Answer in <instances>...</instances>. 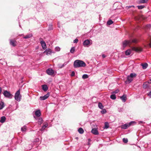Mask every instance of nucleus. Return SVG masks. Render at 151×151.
Segmentation results:
<instances>
[{
	"instance_id": "16",
	"label": "nucleus",
	"mask_w": 151,
	"mask_h": 151,
	"mask_svg": "<svg viewBox=\"0 0 151 151\" xmlns=\"http://www.w3.org/2000/svg\"><path fill=\"white\" fill-rule=\"evenodd\" d=\"M143 69H145L147 68L148 66V64L146 63H142L141 64Z\"/></svg>"
},
{
	"instance_id": "36",
	"label": "nucleus",
	"mask_w": 151,
	"mask_h": 151,
	"mask_svg": "<svg viewBox=\"0 0 151 151\" xmlns=\"http://www.w3.org/2000/svg\"><path fill=\"white\" fill-rule=\"evenodd\" d=\"M123 141L125 143H127L128 142V140L127 138H124L123 139Z\"/></svg>"
},
{
	"instance_id": "6",
	"label": "nucleus",
	"mask_w": 151,
	"mask_h": 151,
	"mask_svg": "<svg viewBox=\"0 0 151 151\" xmlns=\"http://www.w3.org/2000/svg\"><path fill=\"white\" fill-rule=\"evenodd\" d=\"M131 42V40H125L124 41L122 42L123 47H125L127 45H130Z\"/></svg>"
},
{
	"instance_id": "26",
	"label": "nucleus",
	"mask_w": 151,
	"mask_h": 151,
	"mask_svg": "<svg viewBox=\"0 0 151 151\" xmlns=\"http://www.w3.org/2000/svg\"><path fill=\"white\" fill-rule=\"evenodd\" d=\"M48 126V124H46L45 125L43 126L41 129H40V130L41 131H43Z\"/></svg>"
},
{
	"instance_id": "7",
	"label": "nucleus",
	"mask_w": 151,
	"mask_h": 151,
	"mask_svg": "<svg viewBox=\"0 0 151 151\" xmlns=\"http://www.w3.org/2000/svg\"><path fill=\"white\" fill-rule=\"evenodd\" d=\"M46 72L49 75H52L54 73V70L50 68L46 70Z\"/></svg>"
},
{
	"instance_id": "35",
	"label": "nucleus",
	"mask_w": 151,
	"mask_h": 151,
	"mask_svg": "<svg viewBox=\"0 0 151 151\" xmlns=\"http://www.w3.org/2000/svg\"><path fill=\"white\" fill-rule=\"evenodd\" d=\"M131 42L130 43L131 44H132V42L133 43H137V40L136 39H134L132 40H131Z\"/></svg>"
},
{
	"instance_id": "45",
	"label": "nucleus",
	"mask_w": 151,
	"mask_h": 151,
	"mask_svg": "<svg viewBox=\"0 0 151 151\" xmlns=\"http://www.w3.org/2000/svg\"><path fill=\"white\" fill-rule=\"evenodd\" d=\"M148 95L150 96V98L151 97V91L148 94Z\"/></svg>"
},
{
	"instance_id": "24",
	"label": "nucleus",
	"mask_w": 151,
	"mask_h": 151,
	"mask_svg": "<svg viewBox=\"0 0 151 151\" xmlns=\"http://www.w3.org/2000/svg\"><path fill=\"white\" fill-rule=\"evenodd\" d=\"M32 36V35L31 34H29L27 35H26L24 37V38L25 39H27L28 38H29L31 37Z\"/></svg>"
},
{
	"instance_id": "47",
	"label": "nucleus",
	"mask_w": 151,
	"mask_h": 151,
	"mask_svg": "<svg viewBox=\"0 0 151 151\" xmlns=\"http://www.w3.org/2000/svg\"><path fill=\"white\" fill-rule=\"evenodd\" d=\"M102 56L103 58H105L106 57V56L104 55H102Z\"/></svg>"
},
{
	"instance_id": "33",
	"label": "nucleus",
	"mask_w": 151,
	"mask_h": 151,
	"mask_svg": "<svg viewBox=\"0 0 151 151\" xmlns=\"http://www.w3.org/2000/svg\"><path fill=\"white\" fill-rule=\"evenodd\" d=\"M88 76L87 74H84L83 75L82 78L83 79H85L88 78Z\"/></svg>"
},
{
	"instance_id": "34",
	"label": "nucleus",
	"mask_w": 151,
	"mask_h": 151,
	"mask_svg": "<svg viewBox=\"0 0 151 151\" xmlns=\"http://www.w3.org/2000/svg\"><path fill=\"white\" fill-rule=\"evenodd\" d=\"M110 98L113 100L115 99H116V96L115 95H111L110 96Z\"/></svg>"
},
{
	"instance_id": "43",
	"label": "nucleus",
	"mask_w": 151,
	"mask_h": 151,
	"mask_svg": "<svg viewBox=\"0 0 151 151\" xmlns=\"http://www.w3.org/2000/svg\"><path fill=\"white\" fill-rule=\"evenodd\" d=\"M75 73L74 71H73L72 72L71 74V76H75Z\"/></svg>"
},
{
	"instance_id": "10",
	"label": "nucleus",
	"mask_w": 151,
	"mask_h": 151,
	"mask_svg": "<svg viewBox=\"0 0 151 151\" xmlns=\"http://www.w3.org/2000/svg\"><path fill=\"white\" fill-rule=\"evenodd\" d=\"M40 43L41 45L42 46L43 48V49L44 50H45L46 49V45L44 41L43 40H42L40 42Z\"/></svg>"
},
{
	"instance_id": "50",
	"label": "nucleus",
	"mask_w": 151,
	"mask_h": 151,
	"mask_svg": "<svg viewBox=\"0 0 151 151\" xmlns=\"http://www.w3.org/2000/svg\"><path fill=\"white\" fill-rule=\"evenodd\" d=\"M50 26H51V27H52V25H51Z\"/></svg>"
},
{
	"instance_id": "11",
	"label": "nucleus",
	"mask_w": 151,
	"mask_h": 151,
	"mask_svg": "<svg viewBox=\"0 0 151 151\" xmlns=\"http://www.w3.org/2000/svg\"><path fill=\"white\" fill-rule=\"evenodd\" d=\"M91 132L95 135H97L99 134L98 130L96 128L93 129L91 130Z\"/></svg>"
},
{
	"instance_id": "46",
	"label": "nucleus",
	"mask_w": 151,
	"mask_h": 151,
	"mask_svg": "<svg viewBox=\"0 0 151 151\" xmlns=\"http://www.w3.org/2000/svg\"><path fill=\"white\" fill-rule=\"evenodd\" d=\"M2 91V89L1 87H0V93H1Z\"/></svg>"
},
{
	"instance_id": "8",
	"label": "nucleus",
	"mask_w": 151,
	"mask_h": 151,
	"mask_svg": "<svg viewBox=\"0 0 151 151\" xmlns=\"http://www.w3.org/2000/svg\"><path fill=\"white\" fill-rule=\"evenodd\" d=\"M10 44L13 47H15L17 45V41L15 40L10 39L9 40Z\"/></svg>"
},
{
	"instance_id": "30",
	"label": "nucleus",
	"mask_w": 151,
	"mask_h": 151,
	"mask_svg": "<svg viewBox=\"0 0 151 151\" xmlns=\"http://www.w3.org/2000/svg\"><path fill=\"white\" fill-rule=\"evenodd\" d=\"M4 107V103L3 102H1L0 103V109H2Z\"/></svg>"
},
{
	"instance_id": "38",
	"label": "nucleus",
	"mask_w": 151,
	"mask_h": 151,
	"mask_svg": "<svg viewBox=\"0 0 151 151\" xmlns=\"http://www.w3.org/2000/svg\"><path fill=\"white\" fill-rule=\"evenodd\" d=\"M60 48L58 47H56L55 48V50L56 51H59L60 50Z\"/></svg>"
},
{
	"instance_id": "52",
	"label": "nucleus",
	"mask_w": 151,
	"mask_h": 151,
	"mask_svg": "<svg viewBox=\"0 0 151 151\" xmlns=\"http://www.w3.org/2000/svg\"><path fill=\"white\" fill-rule=\"evenodd\" d=\"M120 111H121V110H120V111H119L120 112Z\"/></svg>"
},
{
	"instance_id": "21",
	"label": "nucleus",
	"mask_w": 151,
	"mask_h": 151,
	"mask_svg": "<svg viewBox=\"0 0 151 151\" xmlns=\"http://www.w3.org/2000/svg\"><path fill=\"white\" fill-rule=\"evenodd\" d=\"M6 120V117L4 116H2L1 118L0 122L1 123H4V122Z\"/></svg>"
},
{
	"instance_id": "40",
	"label": "nucleus",
	"mask_w": 151,
	"mask_h": 151,
	"mask_svg": "<svg viewBox=\"0 0 151 151\" xmlns=\"http://www.w3.org/2000/svg\"><path fill=\"white\" fill-rule=\"evenodd\" d=\"M133 7V8H134V6L133 5H132V6H127L126 7V9H128L129 8H130L131 7Z\"/></svg>"
},
{
	"instance_id": "48",
	"label": "nucleus",
	"mask_w": 151,
	"mask_h": 151,
	"mask_svg": "<svg viewBox=\"0 0 151 151\" xmlns=\"http://www.w3.org/2000/svg\"><path fill=\"white\" fill-rule=\"evenodd\" d=\"M150 82L149 81L148 82H149V83H151V79L150 80Z\"/></svg>"
},
{
	"instance_id": "44",
	"label": "nucleus",
	"mask_w": 151,
	"mask_h": 151,
	"mask_svg": "<svg viewBox=\"0 0 151 151\" xmlns=\"http://www.w3.org/2000/svg\"><path fill=\"white\" fill-rule=\"evenodd\" d=\"M119 91V90L118 89H117L115 90V91L113 92V93H118Z\"/></svg>"
},
{
	"instance_id": "18",
	"label": "nucleus",
	"mask_w": 151,
	"mask_h": 151,
	"mask_svg": "<svg viewBox=\"0 0 151 151\" xmlns=\"http://www.w3.org/2000/svg\"><path fill=\"white\" fill-rule=\"evenodd\" d=\"M148 0H139L138 1V3L139 4H144L147 3Z\"/></svg>"
},
{
	"instance_id": "23",
	"label": "nucleus",
	"mask_w": 151,
	"mask_h": 151,
	"mask_svg": "<svg viewBox=\"0 0 151 151\" xmlns=\"http://www.w3.org/2000/svg\"><path fill=\"white\" fill-rule=\"evenodd\" d=\"M27 129V127L26 126H24L21 128V130L22 132H24L26 131Z\"/></svg>"
},
{
	"instance_id": "5",
	"label": "nucleus",
	"mask_w": 151,
	"mask_h": 151,
	"mask_svg": "<svg viewBox=\"0 0 151 151\" xmlns=\"http://www.w3.org/2000/svg\"><path fill=\"white\" fill-rule=\"evenodd\" d=\"M3 94L5 97L9 99H11L12 97V95L11 94L10 92L7 91H4Z\"/></svg>"
},
{
	"instance_id": "22",
	"label": "nucleus",
	"mask_w": 151,
	"mask_h": 151,
	"mask_svg": "<svg viewBox=\"0 0 151 151\" xmlns=\"http://www.w3.org/2000/svg\"><path fill=\"white\" fill-rule=\"evenodd\" d=\"M78 132L80 134H83L84 132V130L81 128H80L78 130Z\"/></svg>"
},
{
	"instance_id": "49",
	"label": "nucleus",
	"mask_w": 151,
	"mask_h": 151,
	"mask_svg": "<svg viewBox=\"0 0 151 151\" xmlns=\"http://www.w3.org/2000/svg\"><path fill=\"white\" fill-rule=\"evenodd\" d=\"M64 65H63V66H62V67H64Z\"/></svg>"
},
{
	"instance_id": "29",
	"label": "nucleus",
	"mask_w": 151,
	"mask_h": 151,
	"mask_svg": "<svg viewBox=\"0 0 151 151\" xmlns=\"http://www.w3.org/2000/svg\"><path fill=\"white\" fill-rule=\"evenodd\" d=\"M113 23V21L111 20V19L109 20L107 22V24L108 25H111V24H112Z\"/></svg>"
},
{
	"instance_id": "41",
	"label": "nucleus",
	"mask_w": 151,
	"mask_h": 151,
	"mask_svg": "<svg viewBox=\"0 0 151 151\" xmlns=\"http://www.w3.org/2000/svg\"><path fill=\"white\" fill-rule=\"evenodd\" d=\"M151 27V24H149L146 26V28L147 29H150Z\"/></svg>"
},
{
	"instance_id": "32",
	"label": "nucleus",
	"mask_w": 151,
	"mask_h": 151,
	"mask_svg": "<svg viewBox=\"0 0 151 151\" xmlns=\"http://www.w3.org/2000/svg\"><path fill=\"white\" fill-rule=\"evenodd\" d=\"M109 123L107 122H106L105 123L104 128L107 129L109 128Z\"/></svg>"
},
{
	"instance_id": "1",
	"label": "nucleus",
	"mask_w": 151,
	"mask_h": 151,
	"mask_svg": "<svg viewBox=\"0 0 151 151\" xmlns=\"http://www.w3.org/2000/svg\"><path fill=\"white\" fill-rule=\"evenodd\" d=\"M86 65L85 63L83 61L78 60H75L73 63V66L75 68L84 67Z\"/></svg>"
},
{
	"instance_id": "19",
	"label": "nucleus",
	"mask_w": 151,
	"mask_h": 151,
	"mask_svg": "<svg viewBox=\"0 0 151 151\" xmlns=\"http://www.w3.org/2000/svg\"><path fill=\"white\" fill-rule=\"evenodd\" d=\"M127 82L128 83H129L132 81L133 79L129 76H127Z\"/></svg>"
},
{
	"instance_id": "14",
	"label": "nucleus",
	"mask_w": 151,
	"mask_h": 151,
	"mask_svg": "<svg viewBox=\"0 0 151 151\" xmlns=\"http://www.w3.org/2000/svg\"><path fill=\"white\" fill-rule=\"evenodd\" d=\"M35 114L37 117H39L41 116V113L40 110H38L35 112Z\"/></svg>"
},
{
	"instance_id": "27",
	"label": "nucleus",
	"mask_w": 151,
	"mask_h": 151,
	"mask_svg": "<svg viewBox=\"0 0 151 151\" xmlns=\"http://www.w3.org/2000/svg\"><path fill=\"white\" fill-rule=\"evenodd\" d=\"M75 48L74 47H71L70 50V52L71 53H73L75 51Z\"/></svg>"
},
{
	"instance_id": "2",
	"label": "nucleus",
	"mask_w": 151,
	"mask_h": 151,
	"mask_svg": "<svg viewBox=\"0 0 151 151\" xmlns=\"http://www.w3.org/2000/svg\"><path fill=\"white\" fill-rule=\"evenodd\" d=\"M137 52H139L142 50V48L141 47H132V50L129 49L127 50L125 52V55H129L131 52V50Z\"/></svg>"
},
{
	"instance_id": "4",
	"label": "nucleus",
	"mask_w": 151,
	"mask_h": 151,
	"mask_svg": "<svg viewBox=\"0 0 151 151\" xmlns=\"http://www.w3.org/2000/svg\"><path fill=\"white\" fill-rule=\"evenodd\" d=\"M135 122L134 121H131L128 123H126L121 126V128L124 129H127L130 126L132 125L133 124H135Z\"/></svg>"
},
{
	"instance_id": "42",
	"label": "nucleus",
	"mask_w": 151,
	"mask_h": 151,
	"mask_svg": "<svg viewBox=\"0 0 151 151\" xmlns=\"http://www.w3.org/2000/svg\"><path fill=\"white\" fill-rule=\"evenodd\" d=\"M78 41V40L77 39H75L73 41V43H77Z\"/></svg>"
},
{
	"instance_id": "13",
	"label": "nucleus",
	"mask_w": 151,
	"mask_h": 151,
	"mask_svg": "<svg viewBox=\"0 0 151 151\" xmlns=\"http://www.w3.org/2000/svg\"><path fill=\"white\" fill-rule=\"evenodd\" d=\"M90 44V40H87L84 41L83 43V45L85 46H86Z\"/></svg>"
},
{
	"instance_id": "39",
	"label": "nucleus",
	"mask_w": 151,
	"mask_h": 151,
	"mask_svg": "<svg viewBox=\"0 0 151 151\" xmlns=\"http://www.w3.org/2000/svg\"><path fill=\"white\" fill-rule=\"evenodd\" d=\"M137 7H138L139 9H142L143 8L145 7V6H143L141 5L137 6Z\"/></svg>"
},
{
	"instance_id": "3",
	"label": "nucleus",
	"mask_w": 151,
	"mask_h": 151,
	"mask_svg": "<svg viewBox=\"0 0 151 151\" xmlns=\"http://www.w3.org/2000/svg\"><path fill=\"white\" fill-rule=\"evenodd\" d=\"M21 95L20 94V90H19L15 93L14 96L15 100L17 101H19L21 99Z\"/></svg>"
},
{
	"instance_id": "25",
	"label": "nucleus",
	"mask_w": 151,
	"mask_h": 151,
	"mask_svg": "<svg viewBox=\"0 0 151 151\" xmlns=\"http://www.w3.org/2000/svg\"><path fill=\"white\" fill-rule=\"evenodd\" d=\"M42 119L41 118H40L38 119V124L39 125H41L42 122Z\"/></svg>"
},
{
	"instance_id": "12",
	"label": "nucleus",
	"mask_w": 151,
	"mask_h": 151,
	"mask_svg": "<svg viewBox=\"0 0 151 151\" xmlns=\"http://www.w3.org/2000/svg\"><path fill=\"white\" fill-rule=\"evenodd\" d=\"M120 99L124 102H125L127 100L126 95L125 94L123 95L122 96L120 97Z\"/></svg>"
},
{
	"instance_id": "28",
	"label": "nucleus",
	"mask_w": 151,
	"mask_h": 151,
	"mask_svg": "<svg viewBox=\"0 0 151 151\" xmlns=\"http://www.w3.org/2000/svg\"><path fill=\"white\" fill-rule=\"evenodd\" d=\"M98 107L100 109H103L104 107L102 103L100 102H99L98 103Z\"/></svg>"
},
{
	"instance_id": "15",
	"label": "nucleus",
	"mask_w": 151,
	"mask_h": 151,
	"mask_svg": "<svg viewBox=\"0 0 151 151\" xmlns=\"http://www.w3.org/2000/svg\"><path fill=\"white\" fill-rule=\"evenodd\" d=\"M44 53H45L47 55L50 54L52 53V51L50 49H47L44 52Z\"/></svg>"
},
{
	"instance_id": "9",
	"label": "nucleus",
	"mask_w": 151,
	"mask_h": 151,
	"mask_svg": "<svg viewBox=\"0 0 151 151\" xmlns=\"http://www.w3.org/2000/svg\"><path fill=\"white\" fill-rule=\"evenodd\" d=\"M50 96V93L48 92L46 94L40 97V99L41 100H45L47 99Z\"/></svg>"
},
{
	"instance_id": "17",
	"label": "nucleus",
	"mask_w": 151,
	"mask_h": 151,
	"mask_svg": "<svg viewBox=\"0 0 151 151\" xmlns=\"http://www.w3.org/2000/svg\"><path fill=\"white\" fill-rule=\"evenodd\" d=\"M149 82H145L143 84V87L144 88H146L149 86Z\"/></svg>"
},
{
	"instance_id": "51",
	"label": "nucleus",
	"mask_w": 151,
	"mask_h": 151,
	"mask_svg": "<svg viewBox=\"0 0 151 151\" xmlns=\"http://www.w3.org/2000/svg\"><path fill=\"white\" fill-rule=\"evenodd\" d=\"M120 111H121V110H120V111H119L120 112Z\"/></svg>"
},
{
	"instance_id": "20",
	"label": "nucleus",
	"mask_w": 151,
	"mask_h": 151,
	"mask_svg": "<svg viewBox=\"0 0 151 151\" xmlns=\"http://www.w3.org/2000/svg\"><path fill=\"white\" fill-rule=\"evenodd\" d=\"M42 88L44 91H46L48 89L47 85H44L42 86Z\"/></svg>"
},
{
	"instance_id": "31",
	"label": "nucleus",
	"mask_w": 151,
	"mask_h": 151,
	"mask_svg": "<svg viewBox=\"0 0 151 151\" xmlns=\"http://www.w3.org/2000/svg\"><path fill=\"white\" fill-rule=\"evenodd\" d=\"M136 74L135 73H131L129 76L132 78H133L136 77Z\"/></svg>"
},
{
	"instance_id": "37",
	"label": "nucleus",
	"mask_w": 151,
	"mask_h": 151,
	"mask_svg": "<svg viewBox=\"0 0 151 151\" xmlns=\"http://www.w3.org/2000/svg\"><path fill=\"white\" fill-rule=\"evenodd\" d=\"M106 110L104 109H103L101 111V114H103L106 113Z\"/></svg>"
}]
</instances>
